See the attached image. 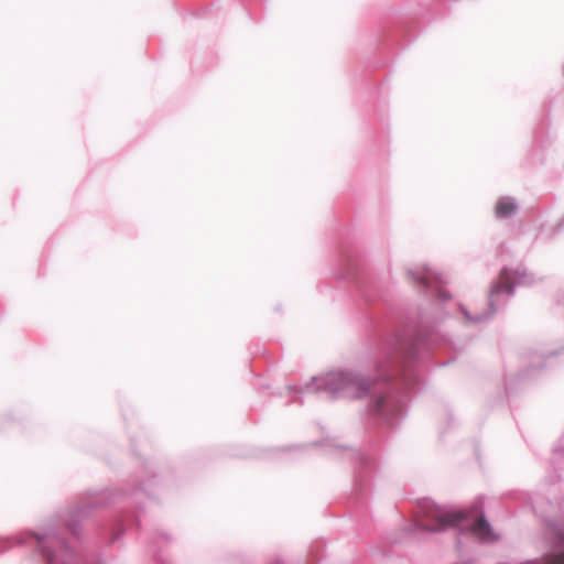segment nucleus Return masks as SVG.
Here are the masks:
<instances>
[{
    "label": "nucleus",
    "mask_w": 564,
    "mask_h": 564,
    "mask_svg": "<svg viewBox=\"0 0 564 564\" xmlns=\"http://www.w3.org/2000/svg\"><path fill=\"white\" fill-rule=\"evenodd\" d=\"M327 389L335 394L356 399L364 397L371 387L370 380L351 373H329L326 380Z\"/></svg>",
    "instance_id": "f257e3e1"
},
{
    "label": "nucleus",
    "mask_w": 564,
    "mask_h": 564,
    "mask_svg": "<svg viewBox=\"0 0 564 564\" xmlns=\"http://www.w3.org/2000/svg\"><path fill=\"white\" fill-rule=\"evenodd\" d=\"M429 517L433 523L421 524L422 528L427 531H443L449 527L458 525L467 518V513L463 511H444L437 509L432 511Z\"/></svg>",
    "instance_id": "f03ea898"
},
{
    "label": "nucleus",
    "mask_w": 564,
    "mask_h": 564,
    "mask_svg": "<svg viewBox=\"0 0 564 564\" xmlns=\"http://www.w3.org/2000/svg\"><path fill=\"white\" fill-rule=\"evenodd\" d=\"M410 276L413 281L425 285L426 288H434L440 296L445 297V292L442 289L444 283L442 278L434 273L432 270L422 268L416 271L410 272Z\"/></svg>",
    "instance_id": "7ed1b4c3"
},
{
    "label": "nucleus",
    "mask_w": 564,
    "mask_h": 564,
    "mask_svg": "<svg viewBox=\"0 0 564 564\" xmlns=\"http://www.w3.org/2000/svg\"><path fill=\"white\" fill-rule=\"evenodd\" d=\"M469 531L475 538L484 542H494L498 540V536L482 516L475 520V522L469 527Z\"/></svg>",
    "instance_id": "20e7f679"
},
{
    "label": "nucleus",
    "mask_w": 564,
    "mask_h": 564,
    "mask_svg": "<svg viewBox=\"0 0 564 564\" xmlns=\"http://www.w3.org/2000/svg\"><path fill=\"white\" fill-rule=\"evenodd\" d=\"M514 273L503 269L500 272L497 283L492 286L491 293L497 294L501 292L511 293L513 288Z\"/></svg>",
    "instance_id": "39448f33"
},
{
    "label": "nucleus",
    "mask_w": 564,
    "mask_h": 564,
    "mask_svg": "<svg viewBox=\"0 0 564 564\" xmlns=\"http://www.w3.org/2000/svg\"><path fill=\"white\" fill-rule=\"evenodd\" d=\"M516 210H517V204L511 198H508V197L500 198L497 202L496 208H495L497 217H500V218H507V217L511 216L512 214H514Z\"/></svg>",
    "instance_id": "423d86ee"
}]
</instances>
